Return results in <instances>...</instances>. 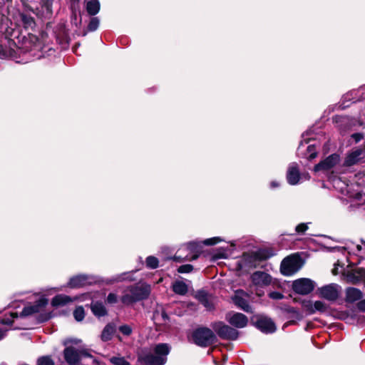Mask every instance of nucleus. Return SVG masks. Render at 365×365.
<instances>
[{
	"instance_id": "nucleus-3",
	"label": "nucleus",
	"mask_w": 365,
	"mask_h": 365,
	"mask_svg": "<svg viewBox=\"0 0 365 365\" xmlns=\"http://www.w3.org/2000/svg\"><path fill=\"white\" fill-rule=\"evenodd\" d=\"M48 304V299L44 297H40L39 299L33 304L25 307L22 311V314L29 316L31 314H39V321H47L50 317V313L46 312V307Z\"/></svg>"
},
{
	"instance_id": "nucleus-12",
	"label": "nucleus",
	"mask_w": 365,
	"mask_h": 365,
	"mask_svg": "<svg viewBox=\"0 0 365 365\" xmlns=\"http://www.w3.org/2000/svg\"><path fill=\"white\" fill-rule=\"evenodd\" d=\"M249 294L242 289L235 291L232 297L234 304L240 309L247 313H252V307L248 302Z\"/></svg>"
},
{
	"instance_id": "nucleus-48",
	"label": "nucleus",
	"mask_w": 365,
	"mask_h": 365,
	"mask_svg": "<svg viewBox=\"0 0 365 365\" xmlns=\"http://www.w3.org/2000/svg\"><path fill=\"white\" fill-rule=\"evenodd\" d=\"M288 312H291V313H297V312L296 311V309L293 307H291L288 309Z\"/></svg>"
},
{
	"instance_id": "nucleus-34",
	"label": "nucleus",
	"mask_w": 365,
	"mask_h": 365,
	"mask_svg": "<svg viewBox=\"0 0 365 365\" xmlns=\"http://www.w3.org/2000/svg\"><path fill=\"white\" fill-rule=\"evenodd\" d=\"M193 267L191 264H183L178 267V272L180 273H190L192 271Z\"/></svg>"
},
{
	"instance_id": "nucleus-35",
	"label": "nucleus",
	"mask_w": 365,
	"mask_h": 365,
	"mask_svg": "<svg viewBox=\"0 0 365 365\" xmlns=\"http://www.w3.org/2000/svg\"><path fill=\"white\" fill-rule=\"evenodd\" d=\"M220 241H222V240L220 237H212V238L205 240L203 241V244L205 245L210 246V245H214L220 242Z\"/></svg>"
},
{
	"instance_id": "nucleus-32",
	"label": "nucleus",
	"mask_w": 365,
	"mask_h": 365,
	"mask_svg": "<svg viewBox=\"0 0 365 365\" xmlns=\"http://www.w3.org/2000/svg\"><path fill=\"white\" fill-rule=\"evenodd\" d=\"M332 182L334 183V187H339L341 192H344V188H346L348 187V185H346L345 182H341V180L337 178H334L332 179Z\"/></svg>"
},
{
	"instance_id": "nucleus-37",
	"label": "nucleus",
	"mask_w": 365,
	"mask_h": 365,
	"mask_svg": "<svg viewBox=\"0 0 365 365\" xmlns=\"http://www.w3.org/2000/svg\"><path fill=\"white\" fill-rule=\"evenodd\" d=\"M17 317L16 313H11L9 317H5L2 319V323L5 324H11L14 318Z\"/></svg>"
},
{
	"instance_id": "nucleus-44",
	"label": "nucleus",
	"mask_w": 365,
	"mask_h": 365,
	"mask_svg": "<svg viewBox=\"0 0 365 365\" xmlns=\"http://www.w3.org/2000/svg\"><path fill=\"white\" fill-rule=\"evenodd\" d=\"M6 55L4 48L0 44V56L4 57Z\"/></svg>"
},
{
	"instance_id": "nucleus-40",
	"label": "nucleus",
	"mask_w": 365,
	"mask_h": 365,
	"mask_svg": "<svg viewBox=\"0 0 365 365\" xmlns=\"http://www.w3.org/2000/svg\"><path fill=\"white\" fill-rule=\"evenodd\" d=\"M115 365H130V364L123 357H115Z\"/></svg>"
},
{
	"instance_id": "nucleus-33",
	"label": "nucleus",
	"mask_w": 365,
	"mask_h": 365,
	"mask_svg": "<svg viewBox=\"0 0 365 365\" xmlns=\"http://www.w3.org/2000/svg\"><path fill=\"white\" fill-rule=\"evenodd\" d=\"M38 365H54V362L49 356H46L38 359Z\"/></svg>"
},
{
	"instance_id": "nucleus-50",
	"label": "nucleus",
	"mask_w": 365,
	"mask_h": 365,
	"mask_svg": "<svg viewBox=\"0 0 365 365\" xmlns=\"http://www.w3.org/2000/svg\"><path fill=\"white\" fill-rule=\"evenodd\" d=\"M113 297V294H109L108 297V300L109 302H111L112 301V298Z\"/></svg>"
},
{
	"instance_id": "nucleus-43",
	"label": "nucleus",
	"mask_w": 365,
	"mask_h": 365,
	"mask_svg": "<svg viewBox=\"0 0 365 365\" xmlns=\"http://www.w3.org/2000/svg\"><path fill=\"white\" fill-rule=\"evenodd\" d=\"M339 266H340L339 262H337L336 263L334 264V268L332 270V273L334 274H337L339 273V272H338V267Z\"/></svg>"
},
{
	"instance_id": "nucleus-29",
	"label": "nucleus",
	"mask_w": 365,
	"mask_h": 365,
	"mask_svg": "<svg viewBox=\"0 0 365 365\" xmlns=\"http://www.w3.org/2000/svg\"><path fill=\"white\" fill-rule=\"evenodd\" d=\"M147 267L150 269H155L158 267L159 261L154 256H149L146 258L145 260Z\"/></svg>"
},
{
	"instance_id": "nucleus-13",
	"label": "nucleus",
	"mask_w": 365,
	"mask_h": 365,
	"mask_svg": "<svg viewBox=\"0 0 365 365\" xmlns=\"http://www.w3.org/2000/svg\"><path fill=\"white\" fill-rule=\"evenodd\" d=\"M340 161V157L337 154H332L321 161L314 166V170L318 172L320 170L327 171L333 168Z\"/></svg>"
},
{
	"instance_id": "nucleus-47",
	"label": "nucleus",
	"mask_w": 365,
	"mask_h": 365,
	"mask_svg": "<svg viewBox=\"0 0 365 365\" xmlns=\"http://www.w3.org/2000/svg\"><path fill=\"white\" fill-rule=\"evenodd\" d=\"M161 317H162V318H163V319H168V315H167V314H166L165 312H163L161 313Z\"/></svg>"
},
{
	"instance_id": "nucleus-57",
	"label": "nucleus",
	"mask_w": 365,
	"mask_h": 365,
	"mask_svg": "<svg viewBox=\"0 0 365 365\" xmlns=\"http://www.w3.org/2000/svg\"><path fill=\"white\" fill-rule=\"evenodd\" d=\"M361 322H365V317H363Z\"/></svg>"
},
{
	"instance_id": "nucleus-36",
	"label": "nucleus",
	"mask_w": 365,
	"mask_h": 365,
	"mask_svg": "<svg viewBox=\"0 0 365 365\" xmlns=\"http://www.w3.org/2000/svg\"><path fill=\"white\" fill-rule=\"evenodd\" d=\"M307 230L308 225L307 223H300L295 228V231L299 234H304Z\"/></svg>"
},
{
	"instance_id": "nucleus-14",
	"label": "nucleus",
	"mask_w": 365,
	"mask_h": 365,
	"mask_svg": "<svg viewBox=\"0 0 365 365\" xmlns=\"http://www.w3.org/2000/svg\"><path fill=\"white\" fill-rule=\"evenodd\" d=\"M226 319L232 326L238 329L244 328L248 323L247 317L242 313H229L226 316Z\"/></svg>"
},
{
	"instance_id": "nucleus-41",
	"label": "nucleus",
	"mask_w": 365,
	"mask_h": 365,
	"mask_svg": "<svg viewBox=\"0 0 365 365\" xmlns=\"http://www.w3.org/2000/svg\"><path fill=\"white\" fill-rule=\"evenodd\" d=\"M351 137L356 143H358L364 138V135L361 133H354Z\"/></svg>"
},
{
	"instance_id": "nucleus-21",
	"label": "nucleus",
	"mask_w": 365,
	"mask_h": 365,
	"mask_svg": "<svg viewBox=\"0 0 365 365\" xmlns=\"http://www.w3.org/2000/svg\"><path fill=\"white\" fill-rule=\"evenodd\" d=\"M84 2L86 11L89 15L95 16L99 12L101 7L99 0H85Z\"/></svg>"
},
{
	"instance_id": "nucleus-46",
	"label": "nucleus",
	"mask_w": 365,
	"mask_h": 365,
	"mask_svg": "<svg viewBox=\"0 0 365 365\" xmlns=\"http://www.w3.org/2000/svg\"><path fill=\"white\" fill-rule=\"evenodd\" d=\"M80 341H81V340H79V339H73V340L68 341V342H71V343H73V344H78Z\"/></svg>"
},
{
	"instance_id": "nucleus-2",
	"label": "nucleus",
	"mask_w": 365,
	"mask_h": 365,
	"mask_svg": "<svg viewBox=\"0 0 365 365\" xmlns=\"http://www.w3.org/2000/svg\"><path fill=\"white\" fill-rule=\"evenodd\" d=\"M150 292L151 288L149 284L144 282L137 283L124 290L121 301L125 305H130L147 299Z\"/></svg>"
},
{
	"instance_id": "nucleus-1",
	"label": "nucleus",
	"mask_w": 365,
	"mask_h": 365,
	"mask_svg": "<svg viewBox=\"0 0 365 365\" xmlns=\"http://www.w3.org/2000/svg\"><path fill=\"white\" fill-rule=\"evenodd\" d=\"M170 347L166 344H158L153 348L143 349L138 354V361L140 365H164Z\"/></svg>"
},
{
	"instance_id": "nucleus-38",
	"label": "nucleus",
	"mask_w": 365,
	"mask_h": 365,
	"mask_svg": "<svg viewBox=\"0 0 365 365\" xmlns=\"http://www.w3.org/2000/svg\"><path fill=\"white\" fill-rule=\"evenodd\" d=\"M269 297L272 299H282L284 298V295L279 292H271L269 293Z\"/></svg>"
},
{
	"instance_id": "nucleus-45",
	"label": "nucleus",
	"mask_w": 365,
	"mask_h": 365,
	"mask_svg": "<svg viewBox=\"0 0 365 365\" xmlns=\"http://www.w3.org/2000/svg\"><path fill=\"white\" fill-rule=\"evenodd\" d=\"M279 184L277 181H272L270 183V186L272 188H275L279 187Z\"/></svg>"
},
{
	"instance_id": "nucleus-27",
	"label": "nucleus",
	"mask_w": 365,
	"mask_h": 365,
	"mask_svg": "<svg viewBox=\"0 0 365 365\" xmlns=\"http://www.w3.org/2000/svg\"><path fill=\"white\" fill-rule=\"evenodd\" d=\"M73 317L77 322H81L85 317V311L82 306L77 307L73 311Z\"/></svg>"
},
{
	"instance_id": "nucleus-9",
	"label": "nucleus",
	"mask_w": 365,
	"mask_h": 365,
	"mask_svg": "<svg viewBox=\"0 0 365 365\" xmlns=\"http://www.w3.org/2000/svg\"><path fill=\"white\" fill-rule=\"evenodd\" d=\"M292 289L297 294L307 295L311 293L315 287V282L308 278H300L292 283Z\"/></svg>"
},
{
	"instance_id": "nucleus-51",
	"label": "nucleus",
	"mask_w": 365,
	"mask_h": 365,
	"mask_svg": "<svg viewBox=\"0 0 365 365\" xmlns=\"http://www.w3.org/2000/svg\"><path fill=\"white\" fill-rule=\"evenodd\" d=\"M4 331L0 330V340L4 336Z\"/></svg>"
},
{
	"instance_id": "nucleus-52",
	"label": "nucleus",
	"mask_w": 365,
	"mask_h": 365,
	"mask_svg": "<svg viewBox=\"0 0 365 365\" xmlns=\"http://www.w3.org/2000/svg\"><path fill=\"white\" fill-rule=\"evenodd\" d=\"M175 259L177 261H181V257L180 256H175Z\"/></svg>"
},
{
	"instance_id": "nucleus-30",
	"label": "nucleus",
	"mask_w": 365,
	"mask_h": 365,
	"mask_svg": "<svg viewBox=\"0 0 365 365\" xmlns=\"http://www.w3.org/2000/svg\"><path fill=\"white\" fill-rule=\"evenodd\" d=\"M99 24H100V21L97 17L91 18L89 21V24L88 25V30L89 31H96L98 29Z\"/></svg>"
},
{
	"instance_id": "nucleus-17",
	"label": "nucleus",
	"mask_w": 365,
	"mask_h": 365,
	"mask_svg": "<svg viewBox=\"0 0 365 365\" xmlns=\"http://www.w3.org/2000/svg\"><path fill=\"white\" fill-rule=\"evenodd\" d=\"M300 179V174L298 165L292 163L289 165L287 173V180L289 184L292 185H297Z\"/></svg>"
},
{
	"instance_id": "nucleus-19",
	"label": "nucleus",
	"mask_w": 365,
	"mask_h": 365,
	"mask_svg": "<svg viewBox=\"0 0 365 365\" xmlns=\"http://www.w3.org/2000/svg\"><path fill=\"white\" fill-rule=\"evenodd\" d=\"M304 307L311 313L314 314L316 312H325L328 310L329 306L322 301H315L314 303L312 302H307L304 303Z\"/></svg>"
},
{
	"instance_id": "nucleus-54",
	"label": "nucleus",
	"mask_w": 365,
	"mask_h": 365,
	"mask_svg": "<svg viewBox=\"0 0 365 365\" xmlns=\"http://www.w3.org/2000/svg\"><path fill=\"white\" fill-rule=\"evenodd\" d=\"M356 248H357V250L360 251V250H361V245H358L356 246Z\"/></svg>"
},
{
	"instance_id": "nucleus-56",
	"label": "nucleus",
	"mask_w": 365,
	"mask_h": 365,
	"mask_svg": "<svg viewBox=\"0 0 365 365\" xmlns=\"http://www.w3.org/2000/svg\"><path fill=\"white\" fill-rule=\"evenodd\" d=\"M117 337H118V339L120 341H122V338H121V336H118Z\"/></svg>"
},
{
	"instance_id": "nucleus-24",
	"label": "nucleus",
	"mask_w": 365,
	"mask_h": 365,
	"mask_svg": "<svg viewBox=\"0 0 365 365\" xmlns=\"http://www.w3.org/2000/svg\"><path fill=\"white\" fill-rule=\"evenodd\" d=\"M173 291L179 295H185L187 293V285L182 281H175L172 286Z\"/></svg>"
},
{
	"instance_id": "nucleus-55",
	"label": "nucleus",
	"mask_w": 365,
	"mask_h": 365,
	"mask_svg": "<svg viewBox=\"0 0 365 365\" xmlns=\"http://www.w3.org/2000/svg\"><path fill=\"white\" fill-rule=\"evenodd\" d=\"M110 361L111 363L114 364V358L113 357L110 358Z\"/></svg>"
},
{
	"instance_id": "nucleus-7",
	"label": "nucleus",
	"mask_w": 365,
	"mask_h": 365,
	"mask_svg": "<svg viewBox=\"0 0 365 365\" xmlns=\"http://www.w3.org/2000/svg\"><path fill=\"white\" fill-rule=\"evenodd\" d=\"M341 291V288L339 285L331 283L318 288L317 294L322 299L334 302L339 298Z\"/></svg>"
},
{
	"instance_id": "nucleus-39",
	"label": "nucleus",
	"mask_w": 365,
	"mask_h": 365,
	"mask_svg": "<svg viewBox=\"0 0 365 365\" xmlns=\"http://www.w3.org/2000/svg\"><path fill=\"white\" fill-rule=\"evenodd\" d=\"M21 19L24 21V23L27 26H31L34 24V19L31 16L22 15Z\"/></svg>"
},
{
	"instance_id": "nucleus-4",
	"label": "nucleus",
	"mask_w": 365,
	"mask_h": 365,
	"mask_svg": "<svg viewBox=\"0 0 365 365\" xmlns=\"http://www.w3.org/2000/svg\"><path fill=\"white\" fill-rule=\"evenodd\" d=\"M303 263L298 255H292L284 258L281 262L280 271L284 276H292L297 272Z\"/></svg>"
},
{
	"instance_id": "nucleus-23",
	"label": "nucleus",
	"mask_w": 365,
	"mask_h": 365,
	"mask_svg": "<svg viewBox=\"0 0 365 365\" xmlns=\"http://www.w3.org/2000/svg\"><path fill=\"white\" fill-rule=\"evenodd\" d=\"M186 247L187 250H189L192 254V256L190 257L191 260L196 259L202 252L201 245L196 242H190L187 243Z\"/></svg>"
},
{
	"instance_id": "nucleus-20",
	"label": "nucleus",
	"mask_w": 365,
	"mask_h": 365,
	"mask_svg": "<svg viewBox=\"0 0 365 365\" xmlns=\"http://www.w3.org/2000/svg\"><path fill=\"white\" fill-rule=\"evenodd\" d=\"M362 297V292L357 288L349 287L346 290V301L348 302H354L361 299Z\"/></svg>"
},
{
	"instance_id": "nucleus-25",
	"label": "nucleus",
	"mask_w": 365,
	"mask_h": 365,
	"mask_svg": "<svg viewBox=\"0 0 365 365\" xmlns=\"http://www.w3.org/2000/svg\"><path fill=\"white\" fill-rule=\"evenodd\" d=\"M255 258L252 254H244L239 261V266L242 268L244 267H252L253 265V260Z\"/></svg>"
},
{
	"instance_id": "nucleus-22",
	"label": "nucleus",
	"mask_w": 365,
	"mask_h": 365,
	"mask_svg": "<svg viewBox=\"0 0 365 365\" xmlns=\"http://www.w3.org/2000/svg\"><path fill=\"white\" fill-rule=\"evenodd\" d=\"M91 309L93 314L97 317H104L107 314V309L101 302H92L91 304Z\"/></svg>"
},
{
	"instance_id": "nucleus-18",
	"label": "nucleus",
	"mask_w": 365,
	"mask_h": 365,
	"mask_svg": "<svg viewBox=\"0 0 365 365\" xmlns=\"http://www.w3.org/2000/svg\"><path fill=\"white\" fill-rule=\"evenodd\" d=\"M364 150L361 148H356L350 152L346 157L344 165L345 166H351L356 164L361 158Z\"/></svg>"
},
{
	"instance_id": "nucleus-16",
	"label": "nucleus",
	"mask_w": 365,
	"mask_h": 365,
	"mask_svg": "<svg viewBox=\"0 0 365 365\" xmlns=\"http://www.w3.org/2000/svg\"><path fill=\"white\" fill-rule=\"evenodd\" d=\"M93 278L85 274H78L71 277L68 282V286L71 288H77L91 284Z\"/></svg>"
},
{
	"instance_id": "nucleus-15",
	"label": "nucleus",
	"mask_w": 365,
	"mask_h": 365,
	"mask_svg": "<svg viewBox=\"0 0 365 365\" xmlns=\"http://www.w3.org/2000/svg\"><path fill=\"white\" fill-rule=\"evenodd\" d=\"M251 279L255 286L260 287L267 286L272 282V277L269 274L261 271L254 272Z\"/></svg>"
},
{
	"instance_id": "nucleus-10",
	"label": "nucleus",
	"mask_w": 365,
	"mask_h": 365,
	"mask_svg": "<svg viewBox=\"0 0 365 365\" xmlns=\"http://www.w3.org/2000/svg\"><path fill=\"white\" fill-rule=\"evenodd\" d=\"M255 318V325L262 332L272 334L276 331V325L271 318L264 315H258Z\"/></svg>"
},
{
	"instance_id": "nucleus-5",
	"label": "nucleus",
	"mask_w": 365,
	"mask_h": 365,
	"mask_svg": "<svg viewBox=\"0 0 365 365\" xmlns=\"http://www.w3.org/2000/svg\"><path fill=\"white\" fill-rule=\"evenodd\" d=\"M192 336L195 344L202 347L211 345L216 339L213 331L205 327L197 329L193 331Z\"/></svg>"
},
{
	"instance_id": "nucleus-8",
	"label": "nucleus",
	"mask_w": 365,
	"mask_h": 365,
	"mask_svg": "<svg viewBox=\"0 0 365 365\" xmlns=\"http://www.w3.org/2000/svg\"><path fill=\"white\" fill-rule=\"evenodd\" d=\"M93 299L91 293H85L79 296L71 297L66 294H58L54 297L51 301V304L53 307L64 306L68 303L73 302L75 301L86 302L87 300H91Z\"/></svg>"
},
{
	"instance_id": "nucleus-42",
	"label": "nucleus",
	"mask_w": 365,
	"mask_h": 365,
	"mask_svg": "<svg viewBox=\"0 0 365 365\" xmlns=\"http://www.w3.org/2000/svg\"><path fill=\"white\" fill-rule=\"evenodd\" d=\"M357 307L359 310L365 312V299L361 300L357 304Z\"/></svg>"
},
{
	"instance_id": "nucleus-11",
	"label": "nucleus",
	"mask_w": 365,
	"mask_h": 365,
	"mask_svg": "<svg viewBox=\"0 0 365 365\" xmlns=\"http://www.w3.org/2000/svg\"><path fill=\"white\" fill-rule=\"evenodd\" d=\"M212 328L218 336L222 339H236L238 336V331L222 322H215Z\"/></svg>"
},
{
	"instance_id": "nucleus-6",
	"label": "nucleus",
	"mask_w": 365,
	"mask_h": 365,
	"mask_svg": "<svg viewBox=\"0 0 365 365\" xmlns=\"http://www.w3.org/2000/svg\"><path fill=\"white\" fill-rule=\"evenodd\" d=\"M63 354L66 362L71 365L77 364L83 357L92 358L91 354L86 349H76L71 346L66 348Z\"/></svg>"
},
{
	"instance_id": "nucleus-31",
	"label": "nucleus",
	"mask_w": 365,
	"mask_h": 365,
	"mask_svg": "<svg viewBox=\"0 0 365 365\" xmlns=\"http://www.w3.org/2000/svg\"><path fill=\"white\" fill-rule=\"evenodd\" d=\"M118 330L125 336H130L133 332V329L128 324L121 325L119 327Z\"/></svg>"
},
{
	"instance_id": "nucleus-53",
	"label": "nucleus",
	"mask_w": 365,
	"mask_h": 365,
	"mask_svg": "<svg viewBox=\"0 0 365 365\" xmlns=\"http://www.w3.org/2000/svg\"><path fill=\"white\" fill-rule=\"evenodd\" d=\"M363 192V190H359L358 191V192L356 193V196L357 197H359V196H361V192Z\"/></svg>"
},
{
	"instance_id": "nucleus-28",
	"label": "nucleus",
	"mask_w": 365,
	"mask_h": 365,
	"mask_svg": "<svg viewBox=\"0 0 365 365\" xmlns=\"http://www.w3.org/2000/svg\"><path fill=\"white\" fill-rule=\"evenodd\" d=\"M199 301L207 309H211L212 306L209 302L207 294L204 292H199L197 294Z\"/></svg>"
},
{
	"instance_id": "nucleus-26",
	"label": "nucleus",
	"mask_w": 365,
	"mask_h": 365,
	"mask_svg": "<svg viewBox=\"0 0 365 365\" xmlns=\"http://www.w3.org/2000/svg\"><path fill=\"white\" fill-rule=\"evenodd\" d=\"M114 333V327L111 324H108L102 331L101 339L104 341L110 340Z\"/></svg>"
},
{
	"instance_id": "nucleus-49",
	"label": "nucleus",
	"mask_w": 365,
	"mask_h": 365,
	"mask_svg": "<svg viewBox=\"0 0 365 365\" xmlns=\"http://www.w3.org/2000/svg\"><path fill=\"white\" fill-rule=\"evenodd\" d=\"M316 156H317V153H311V154H310V155H309V158H310V159H313V158H314Z\"/></svg>"
}]
</instances>
